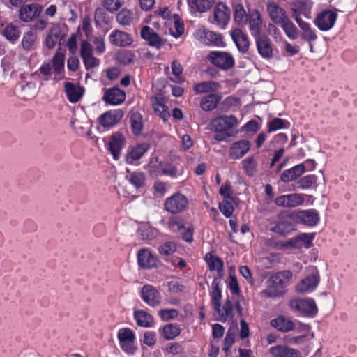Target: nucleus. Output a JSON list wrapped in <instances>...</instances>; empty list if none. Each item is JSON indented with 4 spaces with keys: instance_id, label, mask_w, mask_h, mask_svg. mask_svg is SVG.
<instances>
[{
    "instance_id": "nucleus-1",
    "label": "nucleus",
    "mask_w": 357,
    "mask_h": 357,
    "mask_svg": "<svg viewBox=\"0 0 357 357\" xmlns=\"http://www.w3.org/2000/svg\"><path fill=\"white\" fill-rule=\"evenodd\" d=\"M292 278V273L284 270L272 274L266 280V287L261 294L268 298H277L284 296L287 287Z\"/></svg>"
},
{
    "instance_id": "nucleus-2",
    "label": "nucleus",
    "mask_w": 357,
    "mask_h": 357,
    "mask_svg": "<svg viewBox=\"0 0 357 357\" xmlns=\"http://www.w3.org/2000/svg\"><path fill=\"white\" fill-rule=\"evenodd\" d=\"M238 121L233 115H221L211 120L210 126L211 130L215 132L214 139L217 142L226 141L228 138L234 137L236 134L233 128L237 126Z\"/></svg>"
},
{
    "instance_id": "nucleus-3",
    "label": "nucleus",
    "mask_w": 357,
    "mask_h": 357,
    "mask_svg": "<svg viewBox=\"0 0 357 357\" xmlns=\"http://www.w3.org/2000/svg\"><path fill=\"white\" fill-rule=\"evenodd\" d=\"M221 279L214 278L211 283V290L209 295L211 303L214 311L219 315L220 321H225L228 318L233 317L234 305L229 299H227L221 307L222 291L220 288Z\"/></svg>"
},
{
    "instance_id": "nucleus-4",
    "label": "nucleus",
    "mask_w": 357,
    "mask_h": 357,
    "mask_svg": "<svg viewBox=\"0 0 357 357\" xmlns=\"http://www.w3.org/2000/svg\"><path fill=\"white\" fill-rule=\"evenodd\" d=\"M188 197L180 192H176L164 202V209L172 215H176L185 211L189 206Z\"/></svg>"
},
{
    "instance_id": "nucleus-5",
    "label": "nucleus",
    "mask_w": 357,
    "mask_h": 357,
    "mask_svg": "<svg viewBox=\"0 0 357 357\" xmlns=\"http://www.w3.org/2000/svg\"><path fill=\"white\" fill-rule=\"evenodd\" d=\"M290 212H280L277 215V220L271 222L269 230L279 236H286L290 234L295 229V225L289 218Z\"/></svg>"
},
{
    "instance_id": "nucleus-6",
    "label": "nucleus",
    "mask_w": 357,
    "mask_h": 357,
    "mask_svg": "<svg viewBox=\"0 0 357 357\" xmlns=\"http://www.w3.org/2000/svg\"><path fill=\"white\" fill-rule=\"evenodd\" d=\"M288 216L294 222L309 227H314L320 221L319 212L316 209L298 210L290 212Z\"/></svg>"
},
{
    "instance_id": "nucleus-7",
    "label": "nucleus",
    "mask_w": 357,
    "mask_h": 357,
    "mask_svg": "<svg viewBox=\"0 0 357 357\" xmlns=\"http://www.w3.org/2000/svg\"><path fill=\"white\" fill-rule=\"evenodd\" d=\"M314 236V233H301L286 241L281 242L279 248L287 249L291 248L294 249H302L304 248L309 249L313 246Z\"/></svg>"
},
{
    "instance_id": "nucleus-8",
    "label": "nucleus",
    "mask_w": 357,
    "mask_h": 357,
    "mask_svg": "<svg viewBox=\"0 0 357 357\" xmlns=\"http://www.w3.org/2000/svg\"><path fill=\"white\" fill-rule=\"evenodd\" d=\"M208 61L217 68L227 70L234 67V59L230 53L222 51H211L208 55Z\"/></svg>"
},
{
    "instance_id": "nucleus-9",
    "label": "nucleus",
    "mask_w": 357,
    "mask_h": 357,
    "mask_svg": "<svg viewBox=\"0 0 357 357\" xmlns=\"http://www.w3.org/2000/svg\"><path fill=\"white\" fill-rule=\"evenodd\" d=\"M117 338L119 342L121 349L128 354H133L136 350L135 342L136 340L135 334L130 328H120L117 333Z\"/></svg>"
},
{
    "instance_id": "nucleus-10",
    "label": "nucleus",
    "mask_w": 357,
    "mask_h": 357,
    "mask_svg": "<svg viewBox=\"0 0 357 357\" xmlns=\"http://www.w3.org/2000/svg\"><path fill=\"white\" fill-rule=\"evenodd\" d=\"M289 306L301 314L313 317L316 314L317 308L313 299H294L289 302Z\"/></svg>"
},
{
    "instance_id": "nucleus-11",
    "label": "nucleus",
    "mask_w": 357,
    "mask_h": 357,
    "mask_svg": "<svg viewBox=\"0 0 357 357\" xmlns=\"http://www.w3.org/2000/svg\"><path fill=\"white\" fill-rule=\"evenodd\" d=\"M140 296L142 301L151 307H156L161 303V294L160 291L151 284H145L141 289Z\"/></svg>"
},
{
    "instance_id": "nucleus-12",
    "label": "nucleus",
    "mask_w": 357,
    "mask_h": 357,
    "mask_svg": "<svg viewBox=\"0 0 357 357\" xmlns=\"http://www.w3.org/2000/svg\"><path fill=\"white\" fill-rule=\"evenodd\" d=\"M337 18V15L335 12L326 10L318 14L314 24L321 31H327L333 27Z\"/></svg>"
},
{
    "instance_id": "nucleus-13",
    "label": "nucleus",
    "mask_w": 357,
    "mask_h": 357,
    "mask_svg": "<svg viewBox=\"0 0 357 357\" xmlns=\"http://www.w3.org/2000/svg\"><path fill=\"white\" fill-rule=\"evenodd\" d=\"M126 144V138L120 132H115L109 137L108 150L114 160H119L121 152Z\"/></svg>"
},
{
    "instance_id": "nucleus-14",
    "label": "nucleus",
    "mask_w": 357,
    "mask_h": 357,
    "mask_svg": "<svg viewBox=\"0 0 357 357\" xmlns=\"http://www.w3.org/2000/svg\"><path fill=\"white\" fill-rule=\"evenodd\" d=\"M103 91L102 100L107 105H118L124 102L126 99L125 91L117 86L103 89Z\"/></svg>"
},
{
    "instance_id": "nucleus-15",
    "label": "nucleus",
    "mask_w": 357,
    "mask_h": 357,
    "mask_svg": "<svg viewBox=\"0 0 357 357\" xmlns=\"http://www.w3.org/2000/svg\"><path fill=\"white\" fill-rule=\"evenodd\" d=\"M80 56L86 70L99 66L100 60L93 56L92 46L86 40L82 43Z\"/></svg>"
},
{
    "instance_id": "nucleus-16",
    "label": "nucleus",
    "mask_w": 357,
    "mask_h": 357,
    "mask_svg": "<svg viewBox=\"0 0 357 357\" xmlns=\"http://www.w3.org/2000/svg\"><path fill=\"white\" fill-rule=\"evenodd\" d=\"M137 262L139 267L143 269L155 268L160 264L158 257L153 255L150 250L146 248L141 249L138 252Z\"/></svg>"
},
{
    "instance_id": "nucleus-17",
    "label": "nucleus",
    "mask_w": 357,
    "mask_h": 357,
    "mask_svg": "<svg viewBox=\"0 0 357 357\" xmlns=\"http://www.w3.org/2000/svg\"><path fill=\"white\" fill-rule=\"evenodd\" d=\"M197 36L206 45L217 47L224 46V42L221 35L207 29H199L197 31Z\"/></svg>"
},
{
    "instance_id": "nucleus-18",
    "label": "nucleus",
    "mask_w": 357,
    "mask_h": 357,
    "mask_svg": "<svg viewBox=\"0 0 357 357\" xmlns=\"http://www.w3.org/2000/svg\"><path fill=\"white\" fill-rule=\"evenodd\" d=\"M271 357H302L301 352L284 344H276L268 349Z\"/></svg>"
},
{
    "instance_id": "nucleus-19",
    "label": "nucleus",
    "mask_w": 357,
    "mask_h": 357,
    "mask_svg": "<svg viewBox=\"0 0 357 357\" xmlns=\"http://www.w3.org/2000/svg\"><path fill=\"white\" fill-rule=\"evenodd\" d=\"M266 10L271 21L277 25L289 18L286 10L274 1L267 3Z\"/></svg>"
},
{
    "instance_id": "nucleus-20",
    "label": "nucleus",
    "mask_w": 357,
    "mask_h": 357,
    "mask_svg": "<svg viewBox=\"0 0 357 357\" xmlns=\"http://www.w3.org/2000/svg\"><path fill=\"white\" fill-rule=\"evenodd\" d=\"M42 12V6L37 3L26 4L20 6L19 18L24 22H32L37 18Z\"/></svg>"
},
{
    "instance_id": "nucleus-21",
    "label": "nucleus",
    "mask_w": 357,
    "mask_h": 357,
    "mask_svg": "<svg viewBox=\"0 0 357 357\" xmlns=\"http://www.w3.org/2000/svg\"><path fill=\"white\" fill-rule=\"evenodd\" d=\"M231 16L230 8L224 3H218L213 9V18L216 24L221 28L229 23Z\"/></svg>"
},
{
    "instance_id": "nucleus-22",
    "label": "nucleus",
    "mask_w": 357,
    "mask_h": 357,
    "mask_svg": "<svg viewBox=\"0 0 357 357\" xmlns=\"http://www.w3.org/2000/svg\"><path fill=\"white\" fill-rule=\"evenodd\" d=\"M121 109H112L105 112L98 118L99 123L104 128H112L116 125L123 118Z\"/></svg>"
},
{
    "instance_id": "nucleus-23",
    "label": "nucleus",
    "mask_w": 357,
    "mask_h": 357,
    "mask_svg": "<svg viewBox=\"0 0 357 357\" xmlns=\"http://www.w3.org/2000/svg\"><path fill=\"white\" fill-rule=\"evenodd\" d=\"M255 40L259 55L264 59L271 58L273 48L271 39L266 34H262V36L255 38Z\"/></svg>"
},
{
    "instance_id": "nucleus-24",
    "label": "nucleus",
    "mask_w": 357,
    "mask_h": 357,
    "mask_svg": "<svg viewBox=\"0 0 357 357\" xmlns=\"http://www.w3.org/2000/svg\"><path fill=\"white\" fill-rule=\"evenodd\" d=\"M251 143L247 139L233 142L229 149V157L232 159L243 158L250 149Z\"/></svg>"
},
{
    "instance_id": "nucleus-25",
    "label": "nucleus",
    "mask_w": 357,
    "mask_h": 357,
    "mask_svg": "<svg viewBox=\"0 0 357 357\" xmlns=\"http://www.w3.org/2000/svg\"><path fill=\"white\" fill-rule=\"evenodd\" d=\"M109 40L112 45L121 47L130 46L133 42L130 34L117 29L111 32Z\"/></svg>"
},
{
    "instance_id": "nucleus-26",
    "label": "nucleus",
    "mask_w": 357,
    "mask_h": 357,
    "mask_svg": "<svg viewBox=\"0 0 357 357\" xmlns=\"http://www.w3.org/2000/svg\"><path fill=\"white\" fill-rule=\"evenodd\" d=\"M204 259L208 266L209 271H215L217 272V275L214 278L222 279L224 270L223 260L220 257L213 254L212 252L206 253Z\"/></svg>"
},
{
    "instance_id": "nucleus-27",
    "label": "nucleus",
    "mask_w": 357,
    "mask_h": 357,
    "mask_svg": "<svg viewBox=\"0 0 357 357\" xmlns=\"http://www.w3.org/2000/svg\"><path fill=\"white\" fill-rule=\"evenodd\" d=\"M150 145L148 143H141L130 149L126 154V162L132 165L139 160L149 150Z\"/></svg>"
},
{
    "instance_id": "nucleus-28",
    "label": "nucleus",
    "mask_w": 357,
    "mask_h": 357,
    "mask_svg": "<svg viewBox=\"0 0 357 357\" xmlns=\"http://www.w3.org/2000/svg\"><path fill=\"white\" fill-rule=\"evenodd\" d=\"M64 54L56 52L52 59V68L54 74V80L56 82L64 79Z\"/></svg>"
},
{
    "instance_id": "nucleus-29",
    "label": "nucleus",
    "mask_w": 357,
    "mask_h": 357,
    "mask_svg": "<svg viewBox=\"0 0 357 357\" xmlns=\"http://www.w3.org/2000/svg\"><path fill=\"white\" fill-rule=\"evenodd\" d=\"M319 283V275L318 273H314L303 279L296 287L299 293H305L313 291Z\"/></svg>"
},
{
    "instance_id": "nucleus-30",
    "label": "nucleus",
    "mask_w": 357,
    "mask_h": 357,
    "mask_svg": "<svg viewBox=\"0 0 357 357\" xmlns=\"http://www.w3.org/2000/svg\"><path fill=\"white\" fill-rule=\"evenodd\" d=\"M231 36L237 49L242 53H246L250 47V41L248 36L240 29H234L231 31Z\"/></svg>"
},
{
    "instance_id": "nucleus-31",
    "label": "nucleus",
    "mask_w": 357,
    "mask_h": 357,
    "mask_svg": "<svg viewBox=\"0 0 357 357\" xmlns=\"http://www.w3.org/2000/svg\"><path fill=\"white\" fill-rule=\"evenodd\" d=\"M64 89L68 101L76 103L79 101L84 93V89L72 82H65Z\"/></svg>"
},
{
    "instance_id": "nucleus-32",
    "label": "nucleus",
    "mask_w": 357,
    "mask_h": 357,
    "mask_svg": "<svg viewBox=\"0 0 357 357\" xmlns=\"http://www.w3.org/2000/svg\"><path fill=\"white\" fill-rule=\"evenodd\" d=\"M140 35L142 38L147 41L150 46L157 49H160L162 47V39L151 27L144 26L141 29Z\"/></svg>"
},
{
    "instance_id": "nucleus-33",
    "label": "nucleus",
    "mask_w": 357,
    "mask_h": 357,
    "mask_svg": "<svg viewBox=\"0 0 357 357\" xmlns=\"http://www.w3.org/2000/svg\"><path fill=\"white\" fill-rule=\"evenodd\" d=\"M65 36L59 24L54 25L45 38V45L49 49H53L56 44Z\"/></svg>"
},
{
    "instance_id": "nucleus-34",
    "label": "nucleus",
    "mask_w": 357,
    "mask_h": 357,
    "mask_svg": "<svg viewBox=\"0 0 357 357\" xmlns=\"http://www.w3.org/2000/svg\"><path fill=\"white\" fill-rule=\"evenodd\" d=\"M248 22L249 24L250 32L254 38L262 36V34H261L262 17L258 10H255L250 14Z\"/></svg>"
},
{
    "instance_id": "nucleus-35",
    "label": "nucleus",
    "mask_w": 357,
    "mask_h": 357,
    "mask_svg": "<svg viewBox=\"0 0 357 357\" xmlns=\"http://www.w3.org/2000/svg\"><path fill=\"white\" fill-rule=\"evenodd\" d=\"M220 100L221 96L218 93H209L201 98L199 106L203 111L210 112L217 107Z\"/></svg>"
},
{
    "instance_id": "nucleus-36",
    "label": "nucleus",
    "mask_w": 357,
    "mask_h": 357,
    "mask_svg": "<svg viewBox=\"0 0 357 357\" xmlns=\"http://www.w3.org/2000/svg\"><path fill=\"white\" fill-rule=\"evenodd\" d=\"M310 9V6L304 0H294L291 3V10L294 18L300 17L301 15L309 17Z\"/></svg>"
},
{
    "instance_id": "nucleus-37",
    "label": "nucleus",
    "mask_w": 357,
    "mask_h": 357,
    "mask_svg": "<svg viewBox=\"0 0 357 357\" xmlns=\"http://www.w3.org/2000/svg\"><path fill=\"white\" fill-rule=\"evenodd\" d=\"M305 172V169L303 166V164H298L284 171L280 176V179L285 183L290 182L297 179Z\"/></svg>"
},
{
    "instance_id": "nucleus-38",
    "label": "nucleus",
    "mask_w": 357,
    "mask_h": 357,
    "mask_svg": "<svg viewBox=\"0 0 357 357\" xmlns=\"http://www.w3.org/2000/svg\"><path fill=\"white\" fill-rule=\"evenodd\" d=\"M159 332L166 340H174L181 332L180 326L177 324H167L159 328Z\"/></svg>"
},
{
    "instance_id": "nucleus-39",
    "label": "nucleus",
    "mask_w": 357,
    "mask_h": 357,
    "mask_svg": "<svg viewBox=\"0 0 357 357\" xmlns=\"http://www.w3.org/2000/svg\"><path fill=\"white\" fill-rule=\"evenodd\" d=\"M134 319L140 327H152L154 324V319L151 314L142 310H135L133 314Z\"/></svg>"
},
{
    "instance_id": "nucleus-40",
    "label": "nucleus",
    "mask_w": 357,
    "mask_h": 357,
    "mask_svg": "<svg viewBox=\"0 0 357 357\" xmlns=\"http://www.w3.org/2000/svg\"><path fill=\"white\" fill-rule=\"evenodd\" d=\"M219 88L220 84L215 81L202 82L193 86V90L197 94L205 93H215L214 92Z\"/></svg>"
},
{
    "instance_id": "nucleus-41",
    "label": "nucleus",
    "mask_w": 357,
    "mask_h": 357,
    "mask_svg": "<svg viewBox=\"0 0 357 357\" xmlns=\"http://www.w3.org/2000/svg\"><path fill=\"white\" fill-rule=\"evenodd\" d=\"M271 324L273 327L281 332H289L294 328V324L284 316H279L271 320Z\"/></svg>"
},
{
    "instance_id": "nucleus-42",
    "label": "nucleus",
    "mask_w": 357,
    "mask_h": 357,
    "mask_svg": "<svg viewBox=\"0 0 357 357\" xmlns=\"http://www.w3.org/2000/svg\"><path fill=\"white\" fill-rule=\"evenodd\" d=\"M108 12L109 11L106 10L104 7H99L95 10L94 22L97 26H102L110 24L112 17L109 15Z\"/></svg>"
},
{
    "instance_id": "nucleus-43",
    "label": "nucleus",
    "mask_w": 357,
    "mask_h": 357,
    "mask_svg": "<svg viewBox=\"0 0 357 357\" xmlns=\"http://www.w3.org/2000/svg\"><path fill=\"white\" fill-rule=\"evenodd\" d=\"M234 21L238 25H245L248 22L250 16L248 15L244 6L241 3H236L233 6Z\"/></svg>"
},
{
    "instance_id": "nucleus-44",
    "label": "nucleus",
    "mask_w": 357,
    "mask_h": 357,
    "mask_svg": "<svg viewBox=\"0 0 357 357\" xmlns=\"http://www.w3.org/2000/svg\"><path fill=\"white\" fill-rule=\"evenodd\" d=\"M2 35L10 43L14 44L18 40L20 36V31L18 26L13 25L12 23L6 25L3 29Z\"/></svg>"
},
{
    "instance_id": "nucleus-45",
    "label": "nucleus",
    "mask_w": 357,
    "mask_h": 357,
    "mask_svg": "<svg viewBox=\"0 0 357 357\" xmlns=\"http://www.w3.org/2000/svg\"><path fill=\"white\" fill-rule=\"evenodd\" d=\"M131 130L135 135H139L143 129L142 116L138 112H134L131 114L130 118Z\"/></svg>"
},
{
    "instance_id": "nucleus-46",
    "label": "nucleus",
    "mask_w": 357,
    "mask_h": 357,
    "mask_svg": "<svg viewBox=\"0 0 357 357\" xmlns=\"http://www.w3.org/2000/svg\"><path fill=\"white\" fill-rule=\"evenodd\" d=\"M116 19L121 26H129L134 20V14L132 10L123 8L117 13Z\"/></svg>"
},
{
    "instance_id": "nucleus-47",
    "label": "nucleus",
    "mask_w": 357,
    "mask_h": 357,
    "mask_svg": "<svg viewBox=\"0 0 357 357\" xmlns=\"http://www.w3.org/2000/svg\"><path fill=\"white\" fill-rule=\"evenodd\" d=\"M188 3L195 10L204 13L211 8L214 0H188Z\"/></svg>"
},
{
    "instance_id": "nucleus-48",
    "label": "nucleus",
    "mask_w": 357,
    "mask_h": 357,
    "mask_svg": "<svg viewBox=\"0 0 357 357\" xmlns=\"http://www.w3.org/2000/svg\"><path fill=\"white\" fill-rule=\"evenodd\" d=\"M257 162L255 156L246 158L242 161V167L245 174L248 176H252L257 172Z\"/></svg>"
},
{
    "instance_id": "nucleus-49",
    "label": "nucleus",
    "mask_w": 357,
    "mask_h": 357,
    "mask_svg": "<svg viewBox=\"0 0 357 357\" xmlns=\"http://www.w3.org/2000/svg\"><path fill=\"white\" fill-rule=\"evenodd\" d=\"M128 182L137 189L144 186L146 180L144 173L133 172L127 177Z\"/></svg>"
},
{
    "instance_id": "nucleus-50",
    "label": "nucleus",
    "mask_w": 357,
    "mask_h": 357,
    "mask_svg": "<svg viewBox=\"0 0 357 357\" xmlns=\"http://www.w3.org/2000/svg\"><path fill=\"white\" fill-rule=\"evenodd\" d=\"M290 39L295 40L298 38V30L293 22L287 18L279 25Z\"/></svg>"
},
{
    "instance_id": "nucleus-51",
    "label": "nucleus",
    "mask_w": 357,
    "mask_h": 357,
    "mask_svg": "<svg viewBox=\"0 0 357 357\" xmlns=\"http://www.w3.org/2000/svg\"><path fill=\"white\" fill-rule=\"evenodd\" d=\"M290 122L287 120L282 119L280 118H273L271 121L268 123L267 131L272 132L279 129L289 128Z\"/></svg>"
},
{
    "instance_id": "nucleus-52",
    "label": "nucleus",
    "mask_w": 357,
    "mask_h": 357,
    "mask_svg": "<svg viewBox=\"0 0 357 357\" xmlns=\"http://www.w3.org/2000/svg\"><path fill=\"white\" fill-rule=\"evenodd\" d=\"M36 39V33L33 31L25 32L22 40V47L25 50H30L33 49L35 46Z\"/></svg>"
},
{
    "instance_id": "nucleus-53",
    "label": "nucleus",
    "mask_w": 357,
    "mask_h": 357,
    "mask_svg": "<svg viewBox=\"0 0 357 357\" xmlns=\"http://www.w3.org/2000/svg\"><path fill=\"white\" fill-rule=\"evenodd\" d=\"M167 224L168 229L173 232L179 231L185 227L184 219L176 215L171 216Z\"/></svg>"
},
{
    "instance_id": "nucleus-54",
    "label": "nucleus",
    "mask_w": 357,
    "mask_h": 357,
    "mask_svg": "<svg viewBox=\"0 0 357 357\" xmlns=\"http://www.w3.org/2000/svg\"><path fill=\"white\" fill-rule=\"evenodd\" d=\"M317 176L314 174L306 175L300 178L298 182V187L301 189H308L316 185Z\"/></svg>"
},
{
    "instance_id": "nucleus-55",
    "label": "nucleus",
    "mask_w": 357,
    "mask_h": 357,
    "mask_svg": "<svg viewBox=\"0 0 357 357\" xmlns=\"http://www.w3.org/2000/svg\"><path fill=\"white\" fill-rule=\"evenodd\" d=\"M168 190V185L167 183L157 180L153 185V194L156 197H163Z\"/></svg>"
},
{
    "instance_id": "nucleus-56",
    "label": "nucleus",
    "mask_w": 357,
    "mask_h": 357,
    "mask_svg": "<svg viewBox=\"0 0 357 357\" xmlns=\"http://www.w3.org/2000/svg\"><path fill=\"white\" fill-rule=\"evenodd\" d=\"M153 160H155V162H158V157H157V156L152 157L150 159V162L148 165V169H149V172L150 175L151 176H158L162 175V169L163 168H162V162H158V164H154Z\"/></svg>"
},
{
    "instance_id": "nucleus-57",
    "label": "nucleus",
    "mask_w": 357,
    "mask_h": 357,
    "mask_svg": "<svg viewBox=\"0 0 357 357\" xmlns=\"http://www.w3.org/2000/svg\"><path fill=\"white\" fill-rule=\"evenodd\" d=\"M233 202L234 199H223V201L220 204V211L226 218H230L234 213V208Z\"/></svg>"
},
{
    "instance_id": "nucleus-58",
    "label": "nucleus",
    "mask_w": 357,
    "mask_h": 357,
    "mask_svg": "<svg viewBox=\"0 0 357 357\" xmlns=\"http://www.w3.org/2000/svg\"><path fill=\"white\" fill-rule=\"evenodd\" d=\"M171 67L172 74L174 75V78L172 80L178 83L183 82L184 79L181 76L183 69L180 62L176 60L173 61Z\"/></svg>"
},
{
    "instance_id": "nucleus-59",
    "label": "nucleus",
    "mask_w": 357,
    "mask_h": 357,
    "mask_svg": "<svg viewBox=\"0 0 357 357\" xmlns=\"http://www.w3.org/2000/svg\"><path fill=\"white\" fill-rule=\"evenodd\" d=\"M179 312L176 309H161L158 312V315L160 319L164 321H168L172 319H175L178 317Z\"/></svg>"
},
{
    "instance_id": "nucleus-60",
    "label": "nucleus",
    "mask_w": 357,
    "mask_h": 357,
    "mask_svg": "<svg viewBox=\"0 0 357 357\" xmlns=\"http://www.w3.org/2000/svg\"><path fill=\"white\" fill-rule=\"evenodd\" d=\"M124 3L123 0H102V6L110 13L117 11Z\"/></svg>"
},
{
    "instance_id": "nucleus-61",
    "label": "nucleus",
    "mask_w": 357,
    "mask_h": 357,
    "mask_svg": "<svg viewBox=\"0 0 357 357\" xmlns=\"http://www.w3.org/2000/svg\"><path fill=\"white\" fill-rule=\"evenodd\" d=\"M287 200L289 204V207H296L298 206L301 205L303 202L304 199L303 196L300 194L297 193H293V194H288L287 195Z\"/></svg>"
},
{
    "instance_id": "nucleus-62",
    "label": "nucleus",
    "mask_w": 357,
    "mask_h": 357,
    "mask_svg": "<svg viewBox=\"0 0 357 357\" xmlns=\"http://www.w3.org/2000/svg\"><path fill=\"white\" fill-rule=\"evenodd\" d=\"M158 250L160 254L164 255H169L174 253L176 251V247L175 243H174L173 242H166L160 245Z\"/></svg>"
},
{
    "instance_id": "nucleus-63",
    "label": "nucleus",
    "mask_w": 357,
    "mask_h": 357,
    "mask_svg": "<svg viewBox=\"0 0 357 357\" xmlns=\"http://www.w3.org/2000/svg\"><path fill=\"white\" fill-rule=\"evenodd\" d=\"M168 290L171 293L178 294L184 289L185 287L178 280H171L167 282Z\"/></svg>"
},
{
    "instance_id": "nucleus-64",
    "label": "nucleus",
    "mask_w": 357,
    "mask_h": 357,
    "mask_svg": "<svg viewBox=\"0 0 357 357\" xmlns=\"http://www.w3.org/2000/svg\"><path fill=\"white\" fill-rule=\"evenodd\" d=\"M229 288L233 294L238 295L241 292L238 282L235 275H229Z\"/></svg>"
}]
</instances>
